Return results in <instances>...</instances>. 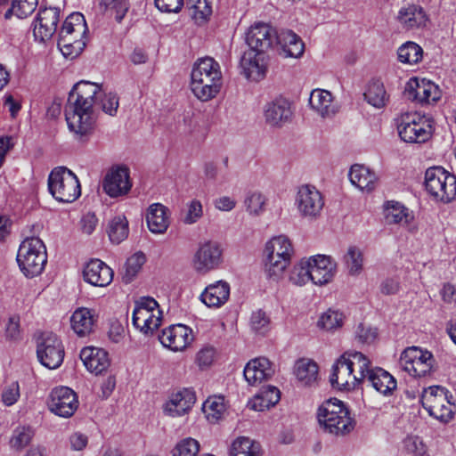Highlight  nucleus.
I'll return each instance as SVG.
<instances>
[{"label": "nucleus", "mask_w": 456, "mask_h": 456, "mask_svg": "<svg viewBox=\"0 0 456 456\" xmlns=\"http://www.w3.org/2000/svg\"><path fill=\"white\" fill-rule=\"evenodd\" d=\"M101 86L89 81L77 83L69 93L65 106V118L70 132L80 137L88 135L94 129V104Z\"/></svg>", "instance_id": "1"}, {"label": "nucleus", "mask_w": 456, "mask_h": 456, "mask_svg": "<svg viewBox=\"0 0 456 456\" xmlns=\"http://www.w3.org/2000/svg\"><path fill=\"white\" fill-rule=\"evenodd\" d=\"M223 76L219 63L211 57L198 59L191 71L190 87L196 98L207 102L221 90Z\"/></svg>", "instance_id": "2"}, {"label": "nucleus", "mask_w": 456, "mask_h": 456, "mask_svg": "<svg viewBox=\"0 0 456 456\" xmlns=\"http://www.w3.org/2000/svg\"><path fill=\"white\" fill-rule=\"evenodd\" d=\"M295 250L291 240L285 235L271 238L265 245V269L269 278L277 281L291 263Z\"/></svg>", "instance_id": "3"}, {"label": "nucleus", "mask_w": 456, "mask_h": 456, "mask_svg": "<svg viewBox=\"0 0 456 456\" xmlns=\"http://www.w3.org/2000/svg\"><path fill=\"white\" fill-rule=\"evenodd\" d=\"M317 419L325 432L334 436H345L354 428L349 411L342 401L331 398L318 409Z\"/></svg>", "instance_id": "4"}, {"label": "nucleus", "mask_w": 456, "mask_h": 456, "mask_svg": "<svg viewBox=\"0 0 456 456\" xmlns=\"http://www.w3.org/2000/svg\"><path fill=\"white\" fill-rule=\"evenodd\" d=\"M46 262V248L38 237L27 238L20 243L17 263L26 277L33 278L41 274Z\"/></svg>", "instance_id": "5"}, {"label": "nucleus", "mask_w": 456, "mask_h": 456, "mask_svg": "<svg viewBox=\"0 0 456 456\" xmlns=\"http://www.w3.org/2000/svg\"><path fill=\"white\" fill-rule=\"evenodd\" d=\"M48 191L58 201L71 203L81 194L77 175L65 167H54L48 176Z\"/></svg>", "instance_id": "6"}, {"label": "nucleus", "mask_w": 456, "mask_h": 456, "mask_svg": "<svg viewBox=\"0 0 456 456\" xmlns=\"http://www.w3.org/2000/svg\"><path fill=\"white\" fill-rule=\"evenodd\" d=\"M425 187L437 201L449 203L456 198V176L442 167H433L425 173Z\"/></svg>", "instance_id": "7"}, {"label": "nucleus", "mask_w": 456, "mask_h": 456, "mask_svg": "<svg viewBox=\"0 0 456 456\" xmlns=\"http://www.w3.org/2000/svg\"><path fill=\"white\" fill-rule=\"evenodd\" d=\"M397 130L403 142L422 143L432 136V121L417 113H404L398 118Z\"/></svg>", "instance_id": "8"}, {"label": "nucleus", "mask_w": 456, "mask_h": 456, "mask_svg": "<svg viewBox=\"0 0 456 456\" xmlns=\"http://www.w3.org/2000/svg\"><path fill=\"white\" fill-rule=\"evenodd\" d=\"M435 362L431 352L419 346H410L402 352L399 367L411 377L422 378L434 371Z\"/></svg>", "instance_id": "9"}, {"label": "nucleus", "mask_w": 456, "mask_h": 456, "mask_svg": "<svg viewBox=\"0 0 456 456\" xmlns=\"http://www.w3.org/2000/svg\"><path fill=\"white\" fill-rule=\"evenodd\" d=\"M421 403L430 416L443 423L449 422L453 417L455 405L451 403L448 391L444 387L433 386L425 389Z\"/></svg>", "instance_id": "10"}, {"label": "nucleus", "mask_w": 456, "mask_h": 456, "mask_svg": "<svg viewBox=\"0 0 456 456\" xmlns=\"http://www.w3.org/2000/svg\"><path fill=\"white\" fill-rule=\"evenodd\" d=\"M132 322L143 334H152L161 323V311L158 302L151 297L139 298L133 311Z\"/></svg>", "instance_id": "11"}, {"label": "nucleus", "mask_w": 456, "mask_h": 456, "mask_svg": "<svg viewBox=\"0 0 456 456\" xmlns=\"http://www.w3.org/2000/svg\"><path fill=\"white\" fill-rule=\"evenodd\" d=\"M37 355L42 365L55 370L63 362L65 351L61 339L52 332H45L37 343Z\"/></svg>", "instance_id": "12"}, {"label": "nucleus", "mask_w": 456, "mask_h": 456, "mask_svg": "<svg viewBox=\"0 0 456 456\" xmlns=\"http://www.w3.org/2000/svg\"><path fill=\"white\" fill-rule=\"evenodd\" d=\"M223 263V248L219 242L208 240L199 244L192 256L193 269L206 274L218 269Z\"/></svg>", "instance_id": "13"}, {"label": "nucleus", "mask_w": 456, "mask_h": 456, "mask_svg": "<svg viewBox=\"0 0 456 456\" xmlns=\"http://www.w3.org/2000/svg\"><path fill=\"white\" fill-rule=\"evenodd\" d=\"M295 204L299 214L306 218L317 217L324 206L321 191L313 185H301L297 192Z\"/></svg>", "instance_id": "14"}, {"label": "nucleus", "mask_w": 456, "mask_h": 456, "mask_svg": "<svg viewBox=\"0 0 456 456\" xmlns=\"http://www.w3.org/2000/svg\"><path fill=\"white\" fill-rule=\"evenodd\" d=\"M78 407L76 393L68 387H59L52 390L49 409L54 414L62 417H71Z\"/></svg>", "instance_id": "15"}, {"label": "nucleus", "mask_w": 456, "mask_h": 456, "mask_svg": "<svg viewBox=\"0 0 456 456\" xmlns=\"http://www.w3.org/2000/svg\"><path fill=\"white\" fill-rule=\"evenodd\" d=\"M132 187L129 170L126 167H113L105 175L102 181L103 191L111 198L124 196Z\"/></svg>", "instance_id": "16"}, {"label": "nucleus", "mask_w": 456, "mask_h": 456, "mask_svg": "<svg viewBox=\"0 0 456 456\" xmlns=\"http://www.w3.org/2000/svg\"><path fill=\"white\" fill-rule=\"evenodd\" d=\"M59 21V8H40L34 21L35 38L41 42L50 39L55 34Z\"/></svg>", "instance_id": "17"}, {"label": "nucleus", "mask_w": 456, "mask_h": 456, "mask_svg": "<svg viewBox=\"0 0 456 456\" xmlns=\"http://www.w3.org/2000/svg\"><path fill=\"white\" fill-rule=\"evenodd\" d=\"M277 31L270 25L257 22L252 25L246 33V43L249 49L264 53L272 47Z\"/></svg>", "instance_id": "18"}, {"label": "nucleus", "mask_w": 456, "mask_h": 456, "mask_svg": "<svg viewBox=\"0 0 456 456\" xmlns=\"http://www.w3.org/2000/svg\"><path fill=\"white\" fill-rule=\"evenodd\" d=\"M160 343L172 351H182L193 340L192 330L183 324H173L159 336Z\"/></svg>", "instance_id": "19"}, {"label": "nucleus", "mask_w": 456, "mask_h": 456, "mask_svg": "<svg viewBox=\"0 0 456 456\" xmlns=\"http://www.w3.org/2000/svg\"><path fill=\"white\" fill-rule=\"evenodd\" d=\"M265 123L272 127H281L292 118L289 101L284 97H277L268 102L264 107Z\"/></svg>", "instance_id": "20"}, {"label": "nucleus", "mask_w": 456, "mask_h": 456, "mask_svg": "<svg viewBox=\"0 0 456 456\" xmlns=\"http://www.w3.org/2000/svg\"><path fill=\"white\" fill-rule=\"evenodd\" d=\"M330 382L333 387L340 390H352L360 383L356 374L343 354L332 366Z\"/></svg>", "instance_id": "21"}, {"label": "nucleus", "mask_w": 456, "mask_h": 456, "mask_svg": "<svg viewBox=\"0 0 456 456\" xmlns=\"http://www.w3.org/2000/svg\"><path fill=\"white\" fill-rule=\"evenodd\" d=\"M406 92L409 98L421 103H431L438 101L441 92L438 86L425 78H411L406 85Z\"/></svg>", "instance_id": "22"}, {"label": "nucleus", "mask_w": 456, "mask_h": 456, "mask_svg": "<svg viewBox=\"0 0 456 456\" xmlns=\"http://www.w3.org/2000/svg\"><path fill=\"white\" fill-rule=\"evenodd\" d=\"M312 281L315 285H324L330 282L336 273L337 264L330 256L316 255L311 256Z\"/></svg>", "instance_id": "23"}, {"label": "nucleus", "mask_w": 456, "mask_h": 456, "mask_svg": "<svg viewBox=\"0 0 456 456\" xmlns=\"http://www.w3.org/2000/svg\"><path fill=\"white\" fill-rule=\"evenodd\" d=\"M240 68L248 79L258 81L264 78L266 72L264 53L254 50L244 52L240 58Z\"/></svg>", "instance_id": "24"}, {"label": "nucleus", "mask_w": 456, "mask_h": 456, "mask_svg": "<svg viewBox=\"0 0 456 456\" xmlns=\"http://www.w3.org/2000/svg\"><path fill=\"white\" fill-rule=\"evenodd\" d=\"M286 58H300L305 52V44L293 30L282 28L276 33L275 41Z\"/></svg>", "instance_id": "25"}, {"label": "nucleus", "mask_w": 456, "mask_h": 456, "mask_svg": "<svg viewBox=\"0 0 456 456\" xmlns=\"http://www.w3.org/2000/svg\"><path fill=\"white\" fill-rule=\"evenodd\" d=\"M84 280L93 286L106 287L113 280V271L100 259L90 260L83 271Z\"/></svg>", "instance_id": "26"}, {"label": "nucleus", "mask_w": 456, "mask_h": 456, "mask_svg": "<svg viewBox=\"0 0 456 456\" xmlns=\"http://www.w3.org/2000/svg\"><path fill=\"white\" fill-rule=\"evenodd\" d=\"M273 374L270 361L265 357L250 360L244 368L243 375L251 386H256L268 379Z\"/></svg>", "instance_id": "27"}, {"label": "nucleus", "mask_w": 456, "mask_h": 456, "mask_svg": "<svg viewBox=\"0 0 456 456\" xmlns=\"http://www.w3.org/2000/svg\"><path fill=\"white\" fill-rule=\"evenodd\" d=\"M196 402L195 393L184 388L173 394L164 406V411L171 417L184 415Z\"/></svg>", "instance_id": "28"}, {"label": "nucleus", "mask_w": 456, "mask_h": 456, "mask_svg": "<svg viewBox=\"0 0 456 456\" xmlns=\"http://www.w3.org/2000/svg\"><path fill=\"white\" fill-rule=\"evenodd\" d=\"M80 359L86 368L96 375L106 370L110 363L108 353L97 347L83 348L80 352Z\"/></svg>", "instance_id": "29"}, {"label": "nucleus", "mask_w": 456, "mask_h": 456, "mask_svg": "<svg viewBox=\"0 0 456 456\" xmlns=\"http://www.w3.org/2000/svg\"><path fill=\"white\" fill-rule=\"evenodd\" d=\"M348 177L351 183L362 191L370 192L378 183L377 175L363 165H353L349 170Z\"/></svg>", "instance_id": "30"}, {"label": "nucleus", "mask_w": 456, "mask_h": 456, "mask_svg": "<svg viewBox=\"0 0 456 456\" xmlns=\"http://www.w3.org/2000/svg\"><path fill=\"white\" fill-rule=\"evenodd\" d=\"M230 297V285L227 281H218L206 287L200 295V300L208 307H220Z\"/></svg>", "instance_id": "31"}, {"label": "nucleus", "mask_w": 456, "mask_h": 456, "mask_svg": "<svg viewBox=\"0 0 456 456\" xmlns=\"http://www.w3.org/2000/svg\"><path fill=\"white\" fill-rule=\"evenodd\" d=\"M364 380L384 395H391L397 386L395 379L388 371L379 367L371 369Z\"/></svg>", "instance_id": "32"}, {"label": "nucleus", "mask_w": 456, "mask_h": 456, "mask_svg": "<svg viewBox=\"0 0 456 456\" xmlns=\"http://www.w3.org/2000/svg\"><path fill=\"white\" fill-rule=\"evenodd\" d=\"M95 317L94 311L86 307H79L70 317L72 330L80 338L91 334L94 330Z\"/></svg>", "instance_id": "33"}, {"label": "nucleus", "mask_w": 456, "mask_h": 456, "mask_svg": "<svg viewBox=\"0 0 456 456\" xmlns=\"http://www.w3.org/2000/svg\"><path fill=\"white\" fill-rule=\"evenodd\" d=\"M384 216L387 224L401 226H410L414 218L409 208L395 200H388L384 204Z\"/></svg>", "instance_id": "34"}, {"label": "nucleus", "mask_w": 456, "mask_h": 456, "mask_svg": "<svg viewBox=\"0 0 456 456\" xmlns=\"http://www.w3.org/2000/svg\"><path fill=\"white\" fill-rule=\"evenodd\" d=\"M167 208L160 203L151 204L146 214V222L152 233H164L169 226Z\"/></svg>", "instance_id": "35"}, {"label": "nucleus", "mask_w": 456, "mask_h": 456, "mask_svg": "<svg viewBox=\"0 0 456 456\" xmlns=\"http://www.w3.org/2000/svg\"><path fill=\"white\" fill-rule=\"evenodd\" d=\"M397 20L405 29H414L426 25L427 15L422 7L409 4L400 9Z\"/></svg>", "instance_id": "36"}, {"label": "nucleus", "mask_w": 456, "mask_h": 456, "mask_svg": "<svg viewBox=\"0 0 456 456\" xmlns=\"http://www.w3.org/2000/svg\"><path fill=\"white\" fill-rule=\"evenodd\" d=\"M309 103L313 110H314L322 118H327L334 115L338 108L333 102V98L330 92L323 89H314L312 91L309 98Z\"/></svg>", "instance_id": "37"}, {"label": "nucleus", "mask_w": 456, "mask_h": 456, "mask_svg": "<svg viewBox=\"0 0 456 456\" xmlns=\"http://www.w3.org/2000/svg\"><path fill=\"white\" fill-rule=\"evenodd\" d=\"M281 398L280 390L273 386L263 387L248 403V406L254 411H263L274 406Z\"/></svg>", "instance_id": "38"}, {"label": "nucleus", "mask_w": 456, "mask_h": 456, "mask_svg": "<svg viewBox=\"0 0 456 456\" xmlns=\"http://www.w3.org/2000/svg\"><path fill=\"white\" fill-rule=\"evenodd\" d=\"M58 47L67 58H76L86 47L85 36L76 37L75 34H59Z\"/></svg>", "instance_id": "39"}, {"label": "nucleus", "mask_w": 456, "mask_h": 456, "mask_svg": "<svg viewBox=\"0 0 456 456\" xmlns=\"http://www.w3.org/2000/svg\"><path fill=\"white\" fill-rule=\"evenodd\" d=\"M318 365L310 360L301 359L295 365V375L303 386H312L318 379Z\"/></svg>", "instance_id": "40"}, {"label": "nucleus", "mask_w": 456, "mask_h": 456, "mask_svg": "<svg viewBox=\"0 0 456 456\" xmlns=\"http://www.w3.org/2000/svg\"><path fill=\"white\" fill-rule=\"evenodd\" d=\"M346 272L351 276H359L363 270V253L356 246H349L342 257Z\"/></svg>", "instance_id": "41"}, {"label": "nucleus", "mask_w": 456, "mask_h": 456, "mask_svg": "<svg viewBox=\"0 0 456 456\" xmlns=\"http://www.w3.org/2000/svg\"><path fill=\"white\" fill-rule=\"evenodd\" d=\"M348 364L351 365L353 371L356 374V378L361 382L368 376L370 371V361L361 352L346 351L343 354Z\"/></svg>", "instance_id": "42"}, {"label": "nucleus", "mask_w": 456, "mask_h": 456, "mask_svg": "<svg viewBox=\"0 0 456 456\" xmlns=\"http://www.w3.org/2000/svg\"><path fill=\"white\" fill-rule=\"evenodd\" d=\"M364 99L369 104L377 109L385 107L388 102V95L383 83L379 80L370 82L364 93Z\"/></svg>", "instance_id": "43"}, {"label": "nucleus", "mask_w": 456, "mask_h": 456, "mask_svg": "<svg viewBox=\"0 0 456 456\" xmlns=\"http://www.w3.org/2000/svg\"><path fill=\"white\" fill-rule=\"evenodd\" d=\"M261 452L259 443L250 439L248 436H239L231 444L230 455L238 456H258Z\"/></svg>", "instance_id": "44"}, {"label": "nucleus", "mask_w": 456, "mask_h": 456, "mask_svg": "<svg viewBox=\"0 0 456 456\" xmlns=\"http://www.w3.org/2000/svg\"><path fill=\"white\" fill-rule=\"evenodd\" d=\"M202 410L208 421L212 423L217 422L226 410L224 397L222 395L209 396L204 402Z\"/></svg>", "instance_id": "45"}, {"label": "nucleus", "mask_w": 456, "mask_h": 456, "mask_svg": "<svg viewBox=\"0 0 456 456\" xmlns=\"http://www.w3.org/2000/svg\"><path fill=\"white\" fill-rule=\"evenodd\" d=\"M344 321L345 315L342 312L328 309L319 317L317 327L325 331L334 332L343 326Z\"/></svg>", "instance_id": "46"}, {"label": "nucleus", "mask_w": 456, "mask_h": 456, "mask_svg": "<svg viewBox=\"0 0 456 456\" xmlns=\"http://www.w3.org/2000/svg\"><path fill=\"white\" fill-rule=\"evenodd\" d=\"M87 31L85 17L80 12H73L64 20L60 33L75 34L76 37L85 36Z\"/></svg>", "instance_id": "47"}, {"label": "nucleus", "mask_w": 456, "mask_h": 456, "mask_svg": "<svg viewBox=\"0 0 456 456\" xmlns=\"http://www.w3.org/2000/svg\"><path fill=\"white\" fill-rule=\"evenodd\" d=\"M107 232L110 240L115 244H119L128 235V222L125 216L113 217L108 226Z\"/></svg>", "instance_id": "48"}, {"label": "nucleus", "mask_w": 456, "mask_h": 456, "mask_svg": "<svg viewBox=\"0 0 456 456\" xmlns=\"http://www.w3.org/2000/svg\"><path fill=\"white\" fill-rule=\"evenodd\" d=\"M187 5L190 15L199 24L205 22L212 14L210 0H189Z\"/></svg>", "instance_id": "49"}, {"label": "nucleus", "mask_w": 456, "mask_h": 456, "mask_svg": "<svg viewBox=\"0 0 456 456\" xmlns=\"http://www.w3.org/2000/svg\"><path fill=\"white\" fill-rule=\"evenodd\" d=\"M38 0H12L11 7L5 12L4 18L10 19L12 15L19 19L27 18L36 9Z\"/></svg>", "instance_id": "50"}, {"label": "nucleus", "mask_w": 456, "mask_h": 456, "mask_svg": "<svg viewBox=\"0 0 456 456\" xmlns=\"http://www.w3.org/2000/svg\"><path fill=\"white\" fill-rule=\"evenodd\" d=\"M398 60L406 64H416L423 56L422 48L414 42H406L398 48Z\"/></svg>", "instance_id": "51"}, {"label": "nucleus", "mask_w": 456, "mask_h": 456, "mask_svg": "<svg viewBox=\"0 0 456 456\" xmlns=\"http://www.w3.org/2000/svg\"><path fill=\"white\" fill-rule=\"evenodd\" d=\"M311 262L308 259H301L297 264H296L290 273H289V281L297 285L303 286L306 284L309 281H312L311 275Z\"/></svg>", "instance_id": "52"}, {"label": "nucleus", "mask_w": 456, "mask_h": 456, "mask_svg": "<svg viewBox=\"0 0 456 456\" xmlns=\"http://www.w3.org/2000/svg\"><path fill=\"white\" fill-rule=\"evenodd\" d=\"M145 262L146 256L141 251L136 252L128 257L125 265L123 281L126 283H130L139 273Z\"/></svg>", "instance_id": "53"}, {"label": "nucleus", "mask_w": 456, "mask_h": 456, "mask_svg": "<svg viewBox=\"0 0 456 456\" xmlns=\"http://www.w3.org/2000/svg\"><path fill=\"white\" fill-rule=\"evenodd\" d=\"M33 436L34 432L30 428L18 427L12 432L10 445L12 448L19 451L30 443Z\"/></svg>", "instance_id": "54"}, {"label": "nucleus", "mask_w": 456, "mask_h": 456, "mask_svg": "<svg viewBox=\"0 0 456 456\" xmlns=\"http://www.w3.org/2000/svg\"><path fill=\"white\" fill-rule=\"evenodd\" d=\"M100 5L105 11L114 13L118 22L122 21L129 9V4L126 0H101Z\"/></svg>", "instance_id": "55"}, {"label": "nucleus", "mask_w": 456, "mask_h": 456, "mask_svg": "<svg viewBox=\"0 0 456 456\" xmlns=\"http://www.w3.org/2000/svg\"><path fill=\"white\" fill-rule=\"evenodd\" d=\"M200 443L191 437L182 439L173 450V456H198Z\"/></svg>", "instance_id": "56"}, {"label": "nucleus", "mask_w": 456, "mask_h": 456, "mask_svg": "<svg viewBox=\"0 0 456 456\" xmlns=\"http://www.w3.org/2000/svg\"><path fill=\"white\" fill-rule=\"evenodd\" d=\"M265 197L258 191L248 192L245 198V206L250 215L257 216L265 209Z\"/></svg>", "instance_id": "57"}, {"label": "nucleus", "mask_w": 456, "mask_h": 456, "mask_svg": "<svg viewBox=\"0 0 456 456\" xmlns=\"http://www.w3.org/2000/svg\"><path fill=\"white\" fill-rule=\"evenodd\" d=\"M102 110L110 116H115L119 106V99L116 93L102 92L98 96Z\"/></svg>", "instance_id": "58"}, {"label": "nucleus", "mask_w": 456, "mask_h": 456, "mask_svg": "<svg viewBox=\"0 0 456 456\" xmlns=\"http://www.w3.org/2000/svg\"><path fill=\"white\" fill-rule=\"evenodd\" d=\"M203 215L202 204L198 200H192L188 204V210L183 218V223L186 224H193L197 223Z\"/></svg>", "instance_id": "59"}, {"label": "nucleus", "mask_w": 456, "mask_h": 456, "mask_svg": "<svg viewBox=\"0 0 456 456\" xmlns=\"http://www.w3.org/2000/svg\"><path fill=\"white\" fill-rule=\"evenodd\" d=\"M377 337V329L365 326L362 323L358 325L355 331V338L362 344L370 345L376 340Z\"/></svg>", "instance_id": "60"}, {"label": "nucleus", "mask_w": 456, "mask_h": 456, "mask_svg": "<svg viewBox=\"0 0 456 456\" xmlns=\"http://www.w3.org/2000/svg\"><path fill=\"white\" fill-rule=\"evenodd\" d=\"M269 318L262 310L256 311L250 318V326L252 330L259 333H265L268 330Z\"/></svg>", "instance_id": "61"}, {"label": "nucleus", "mask_w": 456, "mask_h": 456, "mask_svg": "<svg viewBox=\"0 0 456 456\" xmlns=\"http://www.w3.org/2000/svg\"><path fill=\"white\" fill-rule=\"evenodd\" d=\"M156 7L162 12H178L183 6V0H154Z\"/></svg>", "instance_id": "62"}, {"label": "nucleus", "mask_w": 456, "mask_h": 456, "mask_svg": "<svg viewBox=\"0 0 456 456\" xmlns=\"http://www.w3.org/2000/svg\"><path fill=\"white\" fill-rule=\"evenodd\" d=\"M20 397L19 385L16 382L12 383L3 392L2 398L5 405L14 404Z\"/></svg>", "instance_id": "63"}, {"label": "nucleus", "mask_w": 456, "mask_h": 456, "mask_svg": "<svg viewBox=\"0 0 456 456\" xmlns=\"http://www.w3.org/2000/svg\"><path fill=\"white\" fill-rule=\"evenodd\" d=\"M6 337L12 340L20 338V317L18 315H12L9 318L6 324Z\"/></svg>", "instance_id": "64"}]
</instances>
